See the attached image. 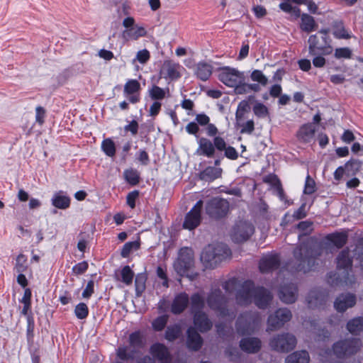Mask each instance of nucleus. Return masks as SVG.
<instances>
[{
    "mask_svg": "<svg viewBox=\"0 0 363 363\" xmlns=\"http://www.w3.org/2000/svg\"><path fill=\"white\" fill-rule=\"evenodd\" d=\"M134 272L128 265L125 266L121 271V281L125 285L130 286L133 283Z\"/></svg>",
    "mask_w": 363,
    "mask_h": 363,
    "instance_id": "a18cd8bd",
    "label": "nucleus"
},
{
    "mask_svg": "<svg viewBox=\"0 0 363 363\" xmlns=\"http://www.w3.org/2000/svg\"><path fill=\"white\" fill-rule=\"evenodd\" d=\"M284 1L279 5V9L285 13H291L296 18L300 17L301 9L297 6H294L291 3L301 5L306 3V0H283Z\"/></svg>",
    "mask_w": 363,
    "mask_h": 363,
    "instance_id": "bb28decb",
    "label": "nucleus"
},
{
    "mask_svg": "<svg viewBox=\"0 0 363 363\" xmlns=\"http://www.w3.org/2000/svg\"><path fill=\"white\" fill-rule=\"evenodd\" d=\"M323 45L320 44L317 35H312L308 40V51L311 55H330L333 48L327 40V37H323Z\"/></svg>",
    "mask_w": 363,
    "mask_h": 363,
    "instance_id": "4468645a",
    "label": "nucleus"
},
{
    "mask_svg": "<svg viewBox=\"0 0 363 363\" xmlns=\"http://www.w3.org/2000/svg\"><path fill=\"white\" fill-rule=\"evenodd\" d=\"M356 303V296L352 294H342L337 297L334 307L338 312H344Z\"/></svg>",
    "mask_w": 363,
    "mask_h": 363,
    "instance_id": "412c9836",
    "label": "nucleus"
},
{
    "mask_svg": "<svg viewBox=\"0 0 363 363\" xmlns=\"http://www.w3.org/2000/svg\"><path fill=\"white\" fill-rule=\"evenodd\" d=\"M123 176L125 181L131 186H135L140 182V173L133 168L125 169L123 172Z\"/></svg>",
    "mask_w": 363,
    "mask_h": 363,
    "instance_id": "58836bf2",
    "label": "nucleus"
},
{
    "mask_svg": "<svg viewBox=\"0 0 363 363\" xmlns=\"http://www.w3.org/2000/svg\"><path fill=\"white\" fill-rule=\"evenodd\" d=\"M167 321H168V315H163L159 316L152 321V328L156 331H162L166 326Z\"/></svg>",
    "mask_w": 363,
    "mask_h": 363,
    "instance_id": "864d4df0",
    "label": "nucleus"
},
{
    "mask_svg": "<svg viewBox=\"0 0 363 363\" xmlns=\"http://www.w3.org/2000/svg\"><path fill=\"white\" fill-rule=\"evenodd\" d=\"M52 204L57 208L66 209L70 205V199L60 191L53 196Z\"/></svg>",
    "mask_w": 363,
    "mask_h": 363,
    "instance_id": "72a5a7b5",
    "label": "nucleus"
},
{
    "mask_svg": "<svg viewBox=\"0 0 363 363\" xmlns=\"http://www.w3.org/2000/svg\"><path fill=\"white\" fill-rule=\"evenodd\" d=\"M147 35L145 28L143 26H135L133 30H125L123 32V37L126 40H138L140 37H144Z\"/></svg>",
    "mask_w": 363,
    "mask_h": 363,
    "instance_id": "e433bc0d",
    "label": "nucleus"
},
{
    "mask_svg": "<svg viewBox=\"0 0 363 363\" xmlns=\"http://www.w3.org/2000/svg\"><path fill=\"white\" fill-rule=\"evenodd\" d=\"M269 344L276 351L288 352L295 347L296 339L294 335L286 333L274 337Z\"/></svg>",
    "mask_w": 363,
    "mask_h": 363,
    "instance_id": "9b49d317",
    "label": "nucleus"
},
{
    "mask_svg": "<svg viewBox=\"0 0 363 363\" xmlns=\"http://www.w3.org/2000/svg\"><path fill=\"white\" fill-rule=\"evenodd\" d=\"M253 225L246 220H240L233 226L230 237L233 242L241 243L247 241L254 233Z\"/></svg>",
    "mask_w": 363,
    "mask_h": 363,
    "instance_id": "6e6552de",
    "label": "nucleus"
},
{
    "mask_svg": "<svg viewBox=\"0 0 363 363\" xmlns=\"http://www.w3.org/2000/svg\"><path fill=\"white\" fill-rule=\"evenodd\" d=\"M230 255V250L225 244L214 243L203 248L200 259L206 268H215Z\"/></svg>",
    "mask_w": 363,
    "mask_h": 363,
    "instance_id": "f03ea898",
    "label": "nucleus"
},
{
    "mask_svg": "<svg viewBox=\"0 0 363 363\" xmlns=\"http://www.w3.org/2000/svg\"><path fill=\"white\" fill-rule=\"evenodd\" d=\"M261 317L257 312H245L240 315L236 323V329L239 334H251L260 325Z\"/></svg>",
    "mask_w": 363,
    "mask_h": 363,
    "instance_id": "39448f33",
    "label": "nucleus"
},
{
    "mask_svg": "<svg viewBox=\"0 0 363 363\" xmlns=\"http://www.w3.org/2000/svg\"><path fill=\"white\" fill-rule=\"evenodd\" d=\"M194 265V253L190 247H182L178 253V257L174 262V269L180 276H184Z\"/></svg>",
    "mask_w": 363,
    "mask_h": 363,
    "instance_id": "0eeeda50",
    "label": "nucleus"
},
{
    "mask_svg": "<svg viewBox=\"0 0 363 363\" xmlns=\"http://www.w3.org/2000/svg\"><path fill=\"white\" fill-rule=\"evenodd\" d=\"M292 318L290 310L286 308H279L271 314L267 320V331H274L281 328Z\"/></svg>",
    "mask_w": 363,
    "mask_h": 363,
    "instance_id": "9d476101",
    "label": "nucleus"
},
{
    "mask_svg": "<svg viewBox=\"0 0 363 363\" xmlns=\"http://www.w3.org/2000/svg\"><path fill=\"white\" fill-rule=\"evenodd\" d=\"M362 162L356 159H351L347 161L344 167L346 170L347 177H352L356 175L361 169Z\"/></svg>",
    "mask_w": 363,
    "mask_h": 363,
    "instance_id": "f704fd0d",
    "label": "nucleus"
},
{
    "mask_svg": "<svg viewBox=\"0 0 363 363\" xmlns=\"http://www.w3.org/2000/svg\"><path fill=\"white\" fill-rule=\"evenodd\" d=\"M116 356L122 361L133 360L134 351H130L128 346H120L116 350Z\"/></svg>",
    "mask_w": 363,
    "mask_h": 363,
    "instance_id": "79ce46f5",
    "label": "nucleus"
},
{
    "mask_svg": "<svg viewBox=\"0 0 363 363\" xmlns=\"http://www.w3.org/2000/svg\"><path fill=\"white\" fill-rule=\"evenodd\" d=\"M315 191V183L309 175L306 177L303 192L306 194H311Z\"/></svg>",
    "mask_w": 363,
    "mask_h": 363,
    "instance_id": "052dcab7",
    "label": "nucleus"
},
{
    "mask_svg": "<svg viewBox=\"0 0 363 363\" xmlns=\"http://www.w3.org/2000/svg\"><path fill=\"white\" fill-rule=\"evenodd\" d=\"M204 307V300L202 296L196 293L191 297V310L192 313L196 314L197 312H202L201 310Z\"/></svg>",
    "mask_w": 363,
    "mask_h": 363,
    "instance_id": "ea45409f",
    "label": "nucleus"
},
{
    "mask_svg": "<svg viewBox=\"0 0 363 363\" xmlns=\"http://www.w3.org/2000/svg\"><path fill=\"white\" fill-rule=\"evenodd\" d=\"M310 357L306 350L296 351L288 355L285 363H308Z\"/></svg>",
    "mask_w": 363,
    "mask_h": 363,
    "instance_id": "2f4dec72",
    "label": "nucleus"
},
{
    "mask_svg": "<svg viewBox=\"0 0 363 363\" xmlns=\"http://www.w3.org/2000/svg\"><path fill=\"white\" fill-rule=\"evenodd\" d=\"M223 169L220 167H207L199 173V178L206 182H212L220 178L222 175Z\"/></svg>",
    "mask_w": 363,
    "mask_h": 363,
    "instance_id": "c756f323",
    "label": "nucleus"
},
{
    "mask_svg": "<svg viewBox=\"0 0 363 363\" xmlns=\"http://www.w3.org/2000/svg\"><path fill=\"white\" fill-rule=\"evenodd\" d=\"M327 239L337 248H341L347 243V234L346 233H332L327 236Z\"/></svg>",
    "mask_w": 363,
    "mask_h": 363,
    "instance_id": "4c0bfd02",
    "label": "nucleus"
},
{
    "mask_svg": "<svg viewBox=\"0 0 363 363\" xmlns=\"http://www.w3.org/2000/svg\"><path fill=\"white\" fill-rule=\"evenodd\" d=\"M139 196V191L137 190L130 192L127 196V204L134 208L135 206V201Z\"/></svg>",
    "mask_w": 363,
    "mask_h": 363,
    "instance_id": "69168bd1",
    "label": "nucleus"
},
{
    "mask_svg": "<svg viewBox=\"0 0 363 363\" xmlns=\"http://www.w3.org/2000/svg\"><path fill=\"white\" fill-rule=\"evenodd\" d=\"M294 256L296 260L294 270L304 273L310 271L315 265V257L313 250L305 244L301 245L294 251Z\"/></svg>",
    "mask_w": 363,
    "mask_h": 363,
    "instance_id": "7ed1b4c3",
    "label": "nucleus"
},
{
    "mask_svg": "<svg viewBox=\"0 0 363 363\" xmlns=\"http://www.w3.org/2000/svg\"><path fill=\"white\" fill-rule=\"evenodd\" d=\"M146 280L147 277L145 274L141 273L136 275L135 279V286L136 294L138 296L141 295V294L145 291Z\"/></svg>",
    "mask_w": 363,
    "mask_h": 363,
    "instance_id": "49530a36",
    "label": "nucleus"
},
{
    "mask_svg": "<svg viewBox=\"0 0 363 363\" xmlns=\"http://www.w3.org/2000/svg\"><path fill=\"white\" fill-rule=\"evenodd\" d=\"M229 210L227 200L216 197L210 200L206 206V213L211 218H220L225 216Z\"/></svg>",
    "mask_w": 363,
    "mask_h": 363,
    "instance_id": "f8f14e48",
    "label": "nucleus"
},
{
    "mask_svg": "<svg viewBox=\"0 0 363 363\" xmlns=\"http://www.w3.org/2000/svg\"><path fill=\"white\" fill-rule=\"evenodd\" d=\"M261 341L257 337H245L240 342V347L247 353H256L261 348Z\"/></svg>",
    "mask_w": 363,
    "mask_h": 363,
    "instance_id": "a878e982",
    "label": "nucleus"
},
{
    "mask_svg": "<svg viewBox=\"0 0 363 363\" xmlns=\"http://www.w3.org/2000/svg\"><path fill=\"white\" fill-rule=\"evenodd\" d=\"M328 296L325 291L320 289H312L306 298L308 307L315 308L324 305L328 300Z\"/></svg>",
    "mask_w": 363,
    "mask_h": 363,
    "instance_id": "dca6fc26",
    "label": "nucleus"
},
{
    "mask_svg": "<svg viewBox=\"0 0 363 363\" xmlns=\"http://www.w3.org/2000/svg\"><path fill=\"white\" fill-rule=\"evenodd\" d=\"M235 298L240 306H247L254 302L259 308L264 309L269 305L272 295L264 287L255 286L252 281H246L237 290Z\"/></svg>",
    "mask_w": 363,
    "mask_h": 363,
    "instance_id": "f257e3e1",
    "label": "nucleus"
},
{
    "mask_svg": "<svg viewBox=\"0 0 363 363\" xmlns=\"http://www.w3.org/2000/svg\"><path fill=\"white\" fill-rule=\"evenodd\" d=\"M352 55V52L349 48H339L335 50L334 57L337 59H350Z\"/></svg>",
    "mask_w": 363,
    "mask_h": 363,
    "instance_id": "5fc2aeb1",
    "label": "nucleus"
},
{
    "mask_svg": "<svg viewBox=\"0 0 363 363\" xmlns=\"http://www.w3.org/2000/svg\"><path fill=\"white\" fill-rule=\"evenodd\" d=\"M140 247V243L138 241L126 242L121 250V255L123 257L126 258L129 256L130 252L134 250H138Z\"/></svg>",
    "mask_w": 363,
    "mask_h": 363,
    "instance_id": "3c124183",
    "label": "nucleus"
},
{
    "mask_svg": "<svg viewBox=\"0 0 363 363\" xmlns=\"http://www.w3.org/2000/svg\"><path fill=\"white\" fill-rule=\"evenodd\" d=\"M279 296L282 302L286 304L293 303L298 297V288L292 283L283 285L279 289Z\"/></svg>",
    "mask_w": 363,
    "mask_h": 363,
    "instance_id": "f3484780",
    "label": "nucleus"
},
{
    "mask_svg": "<svg viewBox=\"0 0 363 363\" xmlns=\"http://www.w3.org/2000/svg\"><path fill=\"white\" fill-rule=\"evenodd\" d=\"M26 257L23 255L20 254L18 255L14 267L16 272L23 273L26 270Z\"/></svg>",
    "mask_w": 363,
    "mask_h": 363,
    "instance_id": "4d7b16f0",
    "label": "nucleus"
},
{
    "mask_svg": "<svg viewBox=\"0 0 363 363\" xmlns=\"http://www.w3.org/2000/svg\"><path fill=\"white\" fill-rule=\"evenodd\" d=\"M194 324L201 333L209 330L213 326L212 322L204 312H197L194 315Z\"/></svg>",
    "mask_w": 363,
    "mask_h": 363,
    "instance_id": "5701e85b",
    "label": "nucleus"
},
{
    "mask_svg": "<svg viewBox=\"0 0 363 363\" xmlns=\"http://www.w3.org/2000/svg\"><path fill=\"white\" fill-rule=\"evenodd\" d=\"M199 147L196 153L199 155L206 156L207 157H212L215 154V147L213 142L211 141L206 138H201L198 140Z\"/></svg>",
    "mask_w": 363,
    "mask_h": 363,
    "instance_id": "393cba45",
    "label": "nucleus"
},
{
    "mask_svg": "<svg viewBox=\"0 0 363 363\" xmlns=\"http://www.w3.org/2000/svg\"><path fill=\"white\" fill-rule=\"evenodd\" d=\"M74 313L77 318L84 319L89 314V309L84 303H79L74 308Z\"/></svg>",
    "mask_w": 363,
    "mask_h": 363,
    "instance_id": "6e6d98bb",
    "label": "nucleus"
},
{
    "mask_svg": "<svg viewBox=\"0 0 363 363\" xmlns=\"http://www.w3.org/2000/svg\"><path fill=\"white\" fill-rule=\"evenodd\" d=\"M359 338L352 337L340 340L333 346V352L339 358H346L355 354L362 347Z\"/></svg>",
    "mask_w": 363,
    "mask_h": 363,
    "instance_id": "423d86ee",
    "label": "nucleus"
},
{
    "mask_svg": "<svg viewBox=\"0 0 363 363\" xmlns=\"http://www.w3.org/2000/svg\"><path fill=\"white\" fill-rule=\"evenodd\" d=\"M337 265L338 269H344L343 282L345 285H352L355 282L353 275H350L349 270H351L352 266V259L350 256L348 248L342 250L337 257Z\"/></svg>",
    "mask_w": 363,
    "mask_h": 363,
    "instance_id": "1a4fd4ad",
    "label": "nucleus"
},
{
    "mask_svg": "<svg viewBox=\"0 0 363 363\" xmlns=\"http://www.w3.org/2000/svg\"><path fill=\"white\" fill-rule=\"evenodd\" d=\"M213 142L215 150L216 149L219 151H224L228 147L225 140L220 136L214 137Z\"/></svg>",
    "mask_w": 363,
    "mask_h": 363,
    "instance_id": "0e129e2a",
    "label": "nucleus"
},
{
    "mask_svg": "<svg viewBox=\"0 0 363 363\" xmlns=\"http://www.w3.org/2000/svg\"><path fill=\"white\" fill-rule=\"evenodd\" d=\"M182 68L179 64L172 60H166L161 68L160 74L165 79L176 80L181 77L180 70Z\"/></svg>",
    "mask_w": 363,
    "mask_h": 363,
    "instance_id": "6ab92c4d",
    "label": "nucleus"
},
{
    "mask_svg": "<svg viewBox=\"0 0 363 363\" xmlns=\"http://www.w3.org/2000/svg\"><path fill=\"white\" fill-rule=\"evenodd\" d=\"M306 203H303L301 206L296 210L292 216L295 220H301L306 218L308 215L307 211L306 209Z\"/></svg>",
    "mask_w": 363,
    "mask_h": 363,
    "instance_id": "e2e57ef3",
    "label": "nucleus"
},
{
    "mask_svg": "<svg viewBox=\"0 0 363 363\" xmlns=\"http://www.w3.org/2000/svg\"><path fill=\"white\" fill-rule=\"evenodd\" d=\"M355 255L357 256V259L359 261L361 267L363 269V241L357 246Z\"/></svg>",
    "mask_w": 363,
    "mask_h": 363,
    "instance_id": "774afa93",
    "label": "nucleus"
},
{
    "mask_svg": "<svg viewBox=\"0 0 363 363\" xmlns=\"http://www.w3.org/2000/svg\"><path fill=\"white\" fill-rule=\"evenodd\" d=\"M203 202L199 200L196 202L191 211L187 213L183 223V228L189 230L197 228L201 221V210Z\"/></svg>",
    "mask_w": 363,
    "mask_h": 363,
    "instance_id": "ddd939ff",
    "label": "nucleus"
},
{
    "mask_svg": "<svg viewBox=\"0 0 363 363\" xmlns=\"http://www.w3.org/2000/svg\"><path fill=\"white\" fill-rule=\"evenodd\" d=\"M150 354L161 363H169L171 361L167 347L161 343L153 344L150 349Z\"/></svg>",
    "mask_w": 363,
    "mask_h": 363,
    "instance_id": "4be33fe9",
    "label": "nucleus"
},
{
    "mask_svg": "<svg viewBox=\"0 0 363 363\" xmlns=\"http://www.w3.org/2000/svg\"><path fill=\"white\" fill-rule=\"evenodd\" d=\"M189 296L186 293L178 294L174 299L171 311L174 314H179L182 313L189 303Z\"/></svg>",
    "mask_w": 363,
    "mask_h": 363,
    "instance_id": "c85d7f7f",
    "label": "nucleus"
},
{
    "mask_svg": "<svg viewBox=\"0 0 363 363\" xmlns=\"http://www.w3.org/2000/svg\"><path fill=\"white\" fill-rule=\"evenodd\" d=\"M247 106V103L246 101H242L239 104L235 114V118L238 123H240L241 121L243 119Z\"/></svg>",
    "mask_w": 363,
    "mask_h": 363,
    "instance_id": "680f3d73",
    "label": "nucleus"
},
{
    "mask_svg": "<svg viewBox=\"0 0 363 363\" xmlns=\"http://www.w3.org/2000/svg\"><path fill=\"white\" fill-rule=\"evenodd\" d=\"M241 127L240 133L242 134H252L255 130V123L253 120H248L245 123H238Z\"/></svg>",
    "mask_w": 363,
    "mask_h": 363,
    "instance_id": "bf43d9fd",
    "label": "nucleus"
},
{
    "mask_svg": "<svg viewBox=\"0 0 363 363\" xmlns=\"http://www.w3.org/2000/svg\"><path fill=\"white\" fill-rule=\"evenodd\" d=\"M141 89L140 84L136 79H129L124 85L123 92L128 97L132 104H136L140 101L139 92Z\"/></svg>",
    "mask_w": 363,
    "mask_h": 363,
    "instance_id": "aec40b11",
    "label": "nucleus"
},
{
    "mask_svg": "<svg viewBox=\"0 0 363 363\" xmlns=\"http://www.w3.org/2000/svg\"><path fill=\"white\" fill-rule=\"evenodd\" d=\"M181 334V328L178 325L167 327L165 332V338L169 341L176 340Z\"/></svg>",
    "mask_w": 363,
    "mask_h": 363,
    "instance_id": "09e8293b",
    "label": "nucleus"
},
{
    "mask_svg": "<svg viewBox=\"0 0 363 363\" xmlns=\"http://www.w3.org/2000/svg\"><path fill=\"white\" fill-rule=\"evenodd\" d=\"M203 344V340L194 327H190L187 330L186 345L189 349L197 351Z\"/></svg>",
    "mask_w": 363,
    "mask_h": 363,
    "instance_id": "b1692460",
    "label": "nucleus"
},
{
    "mask_svg": "<svg viewBox=\"0 0 363 363\" xmlns=\"http://www.w3.org/2000/svg\"><path fill=\"white\" fill-rule=\"evenodd\" d=\"M280 259L277 254L264 255L259 261V268L261 272L268 273L279 268Z\"/></svg>",
    "mask_w": 363,
    "mask_h": 363,
    "instance_id": "a211bd4d",
    "label": "nucleus"
},
{
    "mask_svg": "<svg viewBox=\"0 0 363 363\" xmlns=\"http://www.w3.org/2000/svg\"><path fill=\"white\" fill-rule=\"evenodd\" d=\"M296 228L301 232L298 235L300 239L301 236L309 235L313 230V223L310 220H304L299 222Z\"/></svg>",
    "mask_w": 363,
    "mask_h": 363,
    "instance_id": "37998d69",
    "label": "nucleus"
},
{
    "mask_svg": "<svg viewBox=\"0 0 363 363\" xmlns=\"http://www.w3.org/2000/svg\"><path fill=\"white\" fill-rule=\"evenodd\" d=\"M347 329L353 335L363 332V317H357L350 320L347 323Z\"/></svg>",
    "mask_w": 363,
    "mask_h": 363,
    "instance_id": "c9c22d12",
    "label": "nucleus"
},
{
    "mask_svg": "<svg viewBox=\"0 0 363 363\" xmlns=\"http://www.w3.org/2000/svg\"><path fill=\"white\" fill-rule=\"evenodd\" d=\"M315 128L311 123L302 125L296 133L297 139L299 142L307 143H310L314 138Z\"/></svg>",
    "mask_w": 363,
    "mask_h": 363,
    "instance_id": "cd10ccee",
    "label": "nucleus"
},
{
    "mask_svg": "<svg viewBox=\"0 0 363 363\" xmlns=\"http://www.w3.org/2000/svg\"><path fill=\"white\" fill-rule=\"evenodd\" d=\"M253 112L259 118H265L269 113L267 107L259 102L253 106Z\"/></svg>",
    "mask_w": 363,
    "mask_h": 363,
    "instance_id": "13d9d810",
    "label": "nucleus"
},
{
    "mask_svg": "<svg viewBox=\"0 0 363 363\" xmlns=\"http://www.w3.org/2000/svg\"><path fill=\"white\" fill-rule=\"evenodd\" d=\"M218 79L226 86L233 87L244 80L243 74L235 69L225 67L219 73Z\"/></svg>",
    "mask_w": 363,
    "mask_h": 363,
    "instance_id": "2eb2a0df",
    "label": "nucleus"
},
{
    "mask_svg": "<svg viewBox=\"0 0 363 363\" xmlns=\"http://www.w3.org/2000/svg\"><path fill=\"white\" fill-rule=\"evenodd\" d=\"M150 57V52L147 50H143L138 52L136 60L142 64L146 63Z\"/></svg>",
    "mask_w": 363,
    "mask_h": 363,
    "instance_id": "338daca9",
    "label": "nucleus"
},
{
    "mask_svg": "<svg viewBox=\"0 0 363 363\" xmlns=\"http://www.w3.org/2000/svg\"><path fill=\"white\" fill-rule=\"evenodd\" d=\"M101 148L105 154L108 157H113L116 154L115 144L110 138H106L102 141Z\"/></svg>",
    "mask_w": 363,
    "mask_h": 363,
    "instance_id": "de8ad7c7",
    "label": "nucleus"
},
{
    "mask_svg": "<svg viewBox=\"0 0 363 363\" xmlns=\"http://www.w3.org/2000/svg\"><path fill=\"white\" fill-rule=\"evenodd\" d=\"M301 20V29L305 32L310 33L316 29L318 24L314 18L308 13H300Z\"/></svg>",
    "mask_w": 363,
    "mask_h": 363,
    "instance_id": "473e14b6",
    "label": "nucleus"
},
{
    "mask_svg": "<svg viewBox=\"0 0 363 363\" xmlns=\"http://www.w3.org/2000/svg\"><path fill=\"white\" fill-rule=\"evenodd\" d=\"M208 306L219 313L223 318H233L235 316L234 311H230L227 308V298L219 289H212L207 297Z\"/></svg>",
    "mask_w": 363,
    "mask_h": 363,
    "instance_id": "20e7f679",
    "label": "nucleus"
},
{
    "mask_svg": "<svg viewBox=\"0 0 363 363\" xmlns=\"http://www.w3.org/2000/svg\"><path fill=\"white\" fill-rule=\"evenodd\" d=\"M169 89H164L157 85L152 86L149 90V95L152 100H162L165 96Z\"/></svg>",
    "mask_w": 363,
    "mask_h": 363,
    "instance_id": "c03bdc74",
    "label": "nucleus"
},
{
    "mask_svg": "<svg viewBox=\"0 0 363 363\" xmlns=\"http://www.w3.org/2000/svg\"><path fill=\"white\" fill-rule=\"evenodd\" d=\"M130 345L134 348H141L143 346V335L139 331L131 333L129 336Z\"/></svg>",
    "mask_w": 363,
    "mask_h": 363,
    "instance_id": "8fccbe9b",
    "label": "nucleus"
},
{
    "mask_svg": "<svg viewBox=\"0 0 363 363\" xmlns=\"http://www.w3.org/2000/svg\"><path fill=\"white\" fill-rule=\"evenodd\" d=\"M250 78L252 81L258 82L262 86H266L268 83L267 77L263 74L261 70L255 69L252 71L250 74Z\"/></svg>",
    "mask_w": 363,
    "mask_h": 363,
    "instance_id": "603ef678",
    "label": "nucleus"
},
{
    "mask_svg": "<svg viewBox=\"0 0 363 363\" xmlns=\"http://www.w3.org/2000/svg\"><path fill=\"white\" fill-rule=\"evenodd\" d=\"M212 66L205 62H200L196 65L195 74L202 81H206L212 74Z\"/></svg>",
    "mask_w": 363,
    "mask_h": 363,
    "instance_id": "7c9ffc66",
    "label": "nucleus"
},
{
    "mask_svg": "<svg viewBox=\"0 0 363 363\" xmlns=\"http://www.w3.org/2000/svg\"><path fill=\"white\" fill-rule=\"evenodd\" d=\"M333 35L337 39L351 38V35L345 29L342 22L335 23L333 28Z\"/></svg>",
    "mask_w": 363,
    "mask_h": 363,
    "instance_id": "a19ab883",
    "label": "nucleus"
}]
</instances>
